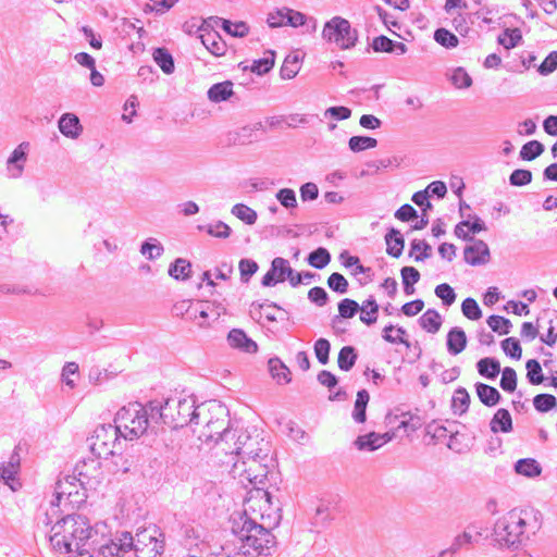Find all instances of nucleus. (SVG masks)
I'll list each match as a JSON object with an SVG mask.
<instances>
[{
	"label": "nucleus",
	"instance_id": "1",
	"mask_svg": "<svg viewBox=\"0 0 557 557\" xmlns=\"http://www.w3.org/2000/svg\"><path fill=\"white\" fill-rule=\"evenodd\" d=\"M51 548L59 554H69L99 543V524L91 527L81 515H67L54 522L48 533Z\"/></svg>",
	"mask_w": 557,
	"mask_h": 557
},
{
	"label": "nucleus",
	"instance_id": "2",
	"mask_svg": "<svg viewBox=\"0 0 557 557\" xmlns=\"http://www.w3.org/2000/svg\"><path fill=\"white\" fill-rule=\"evenodd\" d=\"M232 534L230 541L238 546V550L247 557L270 555L275 546V537L263 524L250 522L248 518H232Z\"/></svg>",
	"mask_w": 557,
	"mask_h": 557
},
{
	"label": "nucleus",
	"instance_id": "3",
	"mask_svg": "<svg viewBox=\"0 0 557 557\" xmlns=\"http://www.w3.org/2000/svg\"><path fill=\"white\" fill-rule=\"evenodd\" d=\"M539 529L536 513L532 510H511L500 517L494 525V539L502 546H515L529 533H534Z\"/></svg>",
	"mask_w": 557,
	"mask_h": 557
},
{
	"label": "nucleus",
	"instance_id": "4",
	"mask_svg": "<svg viewBox=\"0 0 557 557\" xmlns=\"http://www.w3.org/2000/svg\"><path fill=\"white\" fill-rule=\"evenodd\" d=\"M198 416L200 424L193 429L203 443H219L224 438L234 437L228 429L227 408L219 401L211 400L199 405Z\"/></svg>",
	"mask_w": 557,
	"mask_h": 557
},
{
	"label": "nucleus",
	"instance_id": "5",
	"mask_svg": "<svg viewBox=\"0 0 557 557\" xmlns=\"http://www.w3.org/2000/svg\"><path fill=\"white\" fill-rule=\"evenodd\" d=\"M263 447L259 448V455L256 458L236 459L233 463L231 473L234 479L247 487L249 484L256 490L263 484L270 469V443H261Z\"/></svg>",
	"mask_w": 557,
	"mask_h": 557
},
{
	"label": "nucleus",
	"instance_id": "6",
	"mask_svg": "<svg viewBox=\"0 0 557 557\" xmlns=\"http://www.w3.org/2000/svg\"><path fill=\"white\" fill-rule=\"evenodd\" d=\"M149 417V408L134 401L123 406L116 412L114 423L121 437L126 441H134L147 434L150 426Z\"/></svg>",
	"mask_w": 557,
	"mask_h": 557
},
{
	"label": "nucleus",
	"instance_id": "7",
	"mask_svg": "<svg viewBox=\"0 0 557 557\" xmlns=\"http://www.w3.org/2000/svg\"><path fill=\"white\" fill-rule=\"evenodd\" d=\"M198 408L191 397L177 399H168L164 406L159 408V416L165 424L174 429L190 425L191 429L198 426L199 416Z\"/></svg>",
	"mask_w": 557,
	"mask_h": 557
},
{
	"label": "nucleus",
	"instance_id": "8",
	"mask_svg": "<svg viewBox=\"0 0 557 557\" xmlns=\"http://www.w3.org/2000/svg\"><path fill=\"white\" fill-rule=\"evenodd\" d=\"M322 38L342 50H349L358 41V30L351 26L348 20L333 16L324 24Z\"/></svg>",
	"mask_w": 557,
	"mask_h": 557
},
{
	"label": "nucleus",
	"instance_id": "9",
	"mask_svg": "<svg viewBox=\"0 0 557 557\" xmlns=\"http://www.w3.org/2000/svg\"><path fill=\"white\" fill-rule=\"evenodd\" d=\"M267 23L271 28L290 26L294 28L305 27L306 33H314L318 22L313 16H308L294 9L282 7L268 13Z\"/></svg>",
	"mask_w": 557,
	"mask_h": 557
},
{
	"label": "nucleus",
	"instance_id": "10",
	"mask_svg": "<svg viewBox=\"0 0 557 557\" xmlns=\"http://www.w3.org/2000/svg\"><path fill=\"white\" fill-rule=\"evenodd\" d=\"M132 552L136 557H160L164 552V535L156 525L139 530L133 536Z\"/></svg>",
	"mask_w": 557,
	"mask_h": 557
},
{
	"label": "nucleus",
	"instance_id": "11",
	"mask_svg": "<svg viewBox=\"0 0 557 557\" xmlns=\"http://www.w3.org/2000/svg\"><path fill=\"white\" fill-rule=\"evenodd\" d=\"M120 437L116 424H101L94 431L90 449L98 459H107L116 453L121 445Z\"/></svg>",
	"mask_w": 557,
	"mask_h": 557
},
{
	"label": "nucleus",
	"instance_id": "12",
	"mask_svg": "<svg viewBox=\"0 0 557 557\" xmlns=\"http://www.w3.org/2000/svg\"><path fill=\"white\" fill-rule=\"evenodd\" d=\"M101 529H106L104 524H99V532ZM133 536L129 532H120L114 537L102 543V539L99 535V543L96 544L97 557H125L133 553Z\"/></svg>",
	"mask_w": 557,
	"mask_h": 557
},
{
	"label": "nucleus",
	"instance_id": "13",
	"mask_svg": "<svg viewBox=\"0 0 557 557\" xmlns=\"http://www.w3.org/2000/svg\"><path fill=\"white\" fill-rule=\"evenodd\" d=\"M265 507L271 509V495L269 492L257 487L256 492L245 500L244 510L235 512L232 518H244L245 516L250 522L260 523L259 520L263 515L261 509Z\"/></svg>",
	"mask_w": 557,
	"mask_h": 557
},
{
	"label": "nucleus",
	"instance_id": "14",
	"mask_svg": "<svg viewBox=\"0 0 557 557\" xmlns=\"http://www.w3.org/2000/svg\"><path fill=\"white\" fill-rule=\"evenodd\" d=\"M261 443L269 442L262 437H259V435L252 437L247 432H242L237 436L235 450L231 451V454H235L238 459L256 458V455H259V448L263 447Z\"/></svg>",
	"mask_w": 557,
	"mask_h": 557
},
{
	"label": "nucleus",
	"instance_id": "15",
	"mask_svg": "<svg viewBox=\"0 0 557 557\" xmlns=\"http://www.w3.org/2000/svg\"><path fill=\"white\" fill-rule=\"evenodd\" d=\"M29 151V144L24 141L21 143L9 156L5 170L7 175L10 178H20L25 170V165L27 162V156Z\"/></svg>",
	"mask_w": 557,
	"mask_h": 557
},
{
	"label": "nucleus",
	"instance_id": "16",
	"mask_svg": "<svg viewBox=\"0 0 557 557\" xmlns=\"http://www.w3.org/2000/svg\"><path fill=\"white\" fill-rule=\"evenodd\" d=\"M293 274V268L287 259L276 257L271 262L270 270L262 278L263 286H274L277 283H283L288 276Z\"/></svg>",
	"mask_w": 557,
	"mask_h": 557
},
{
	"label": "nucleus",
	"instance_id": "17",
	"mask_svg": "<svg viewBox=\"0 0 557 557\" xmlns=\"http://www.w3.org/2000/svg\"><path fill=\"white\" fill-rule=\"evenodd\" d=\"M472 244L463 249L465 261L472 265H484L490 262L491 252L487 244L481 239L471 240Z\"/></svg>",
	"mask_w": 557,
	"mask_h": 557
},
{
	"label": "nucleus",
	"instance_id": "18",
	"mask_svg": "<svg viewBox=\"0 0 557 557\" xmlns=\"http://www.w3.org/2000/svg\"><path fill=\"white\" fill-rule=\"evenodd\" d=\"M100 462L98 459H89L78 462L75 467L76 481L79 485L98 482L100 475Z\"/></svg>",
	"mask_w": 557,
	"mask_h": 557
},
{
	"label": "nucleus",
	"instance_id": "19",
	"mask_svg": "<svg viewBox=\"0 0 557 557\" xmlns=\"http://www.w3.org/2000/svg\"><path fill=\"white\" fill-rule=\"evenodd\" d=\"M199 37L202 45L211 54L222 57L226 53L227 45L218 32L201 27Z\"/></svg>",
	"mask_w": 557,
	"mask_h": 557
},
{
	"label": "nucleus",
	"instance_id": "20",
	"mask_svg": "<svg viewBox=\"0 0 557 557\" xmlns=\"http://www.w3.org/2000/svg\"><path fill=\"white\" fill-rule=\"evenodd\" d=\"M226 341L231 348L246 354H253L258 350L257 343L249 338L240 329H232L227 334Z\"/></svg>",
	"mask_w": 557,
	"mask_h": 557
},
{
	"label": "nucleus",
	"instance_id": "21",
	"mask_svg": "<svg viewBox=\"0 0 557 557\" xmlns=\"http://www.w3.org/2000/svg\"><path fill=\"white\" fill-rule=\"evenodd\" d=\"M78 485L79 483H76V476H65L57 482L54 488L55 502H51L53 513L57 512L55 508L59 507L63 498L69 499L73 494H77Z\"/></svg>",
	"mask_w": 557,
	"mask_h": 557
},
{
	"label": "nucleus",
	"instance_id": "22",
	"mask_svg": "<svg viewBox=\"0 0 557 557\" xmlns=\"http://www.w3.org/2000/svg\"><path fill=\"white\" fill-rule=\"evenodd\" d=\"M393 434L383 433L379 434L375 432H371L366 435H360L356 438L355 445L359 450H376L389 441H392Z\"/></svg>",
	"mask_w": 557,
	"mask_h": 557
},
{
	"label": "nucleus",
	"instance_id": "23",
	"mask_svg": "<svg viewBox=\"0 0 557 557\" xmlns=\"http://www.w3.org/2000/svg\"><path fill=\"white\" fill-rule=\"evenodd\" d=\"M481 535V528L475 524H470L465 529L462 533L458 534L454 539L449 549L455 553L459 549L468 548L474 543L479 542Z\"/></svg>",
	"mask_w": 557,
	"mask_h": 557
},
{
	"label": "nucleus",
	"instance_id": "24",
	"mask_svg": "<svg viewBox=\"0 0 557 557\" xmlns=\"http://www.w3.org/2000/svg\"><path fill=\"white\" fill-rule=\"evenodd\" d=\"M250 314L253 319L260 320L265 318L268 321L274 322L283 320L286 312L275 304H252Z\"/></svg>",
	"mask_w": 557,
	"mask_h": 557
},
{
	"label": "nucleus",
	"instance_id": "25",
	"mask_svg": "<svg viewBox=\"0 0 557 557\" xmlns=\"http://www.w3.org/2000/svg\"><path fill=\"white\" fill-rule=\"evenodd\" d=\"M61 134L71 139H77L83 133L79 119L74 113H64L58 122Z\"/></svg>",
	"mask_w": 557,
	"mask_h": 557
},
{
	"label": "nucleus",
	"instance_id": "26",
	"mask_svg": "<svg viewBox=\"0 0 557 557\" xmlns=\"http://www.w3.org/2000/svg\"><path fill=\"white\" fill-rule=\"evenodd\" d=\"M209 309L210 301L194 302L187 319L194 322L200 329H208L212 324Z\"/></svg>",
	"mask_w": 557,
	"mask_h": 557
},
{
	"label": "nucleus",
	"instance_id": "27",
	"mask_svg": "<svg viewBox=\"0 0 557 557\" xmlns=\"http://www.w3.org/2000/svg\"><path fill=\"white\" fill-rule=\"evenodd\" d=\"M304 54L297 50L286 55L280 70L282 79H293L299 73Z\"/></svg>",
	"mask_w": 557,
	"mask_h": 557
},
{
	"label": "nucleus",
	"instance_id": "28",
	"mask_svg": "<svg viewBox=\"0 0 557 557\" xmlns=\"http://www.w3.org/2000/svg\"><path fill=\"white\" fill-rule=\"evenodd\" d=\"M18 469L20 459L15 455H12L10 460L0 467V476L12 491H16L20 487V483L16 480Z\"/></svg>",
	"mask_w": 557,
	"mask_h": 557
},
{
	"label": "nucleus",
	"instance_id": "29",
	"mask_svg": "<svg viewBox=\"0 0 557 557\" xmlns=\"http://www.w3.org/2000/svg\"><path fill=\"white\" fill-rule=\"evenodd\" d=\"M233 95V83L230 81L216 83L212 85L207 91L208 99L214 103L226 101Z\"/></svg>",
	"mask_w": 557,
	"mask_h": 557
},
{
	"label": "nucleus",
	"instance_id": "30",
	"mask_svg": "<svg viewBox=\"0 0 557 557\" xmlns=\"http://www.w3.org/2000/svg\"><path fill=\"white\" fill-rule=\"evenodd\" d=\"M467 346V336L460 327H453L447 334V349L451 355L460 354Z\"/></svg>",
	"mask_w": 557,
	"mask_h": 557
},
{
	"label": "nucleus",
	"instance_id": "31",
	"mask_svg": "<svg viewBox=\"0 0 557 557\" xmlns=\"http://www.w3.org/2000/svg\"><path fill=\"white\" fill-rule=\"evenodd\" d=\"M490 425L494 433L499 431L504 433L510 432L512 430V420L509 411L504 408L498 409L492 418Z\"/></svg>",
	"mask_w": 557,
	"mask_h": 557
},
{
	"label": "nucleus",
	"instance_id": "32",
	"mask_svg": "<svg viewBox=\"0 0 557 557\" xmlns=\"http://www.w3.org/2000/svg\"><path fill=\"white\" fill-rule=\"evenodd\" d=\"M515 471L527 478L539 476L542 472L541 465L533 458L519 459L515 463Z\"/></svg>",
	"mask_w": 557,
	"mask_h": 557
},
{
	"label": "nucleus",
	"instance_id": "33",
	"mask_svg": "<svg viewBox=\"0 0 557 557\" xmlns=\"http://www.w3.org/2000/svg\"><path fill=\"white\" fill-rule=\"evenodd\" d=\"M385 242H386V252L389 256H393L395 258H398L404 249L405 240L403 235L399 231L392 228L386 235H385Z\"/></svg>",
	"mask_w": 557,
	"mask_h": 557
},
{
	"label": "nucleus",
	"instance_id": "34",
	"mask_svg": "<svg viewBox=\"0 0 557 557\" xmlns=\"http://www.w3.org/2000/svg\"><path fill=\"white\" fill-rule=\"evenodd\" d=\"M419 323L423 330L435 334L442 325V317L436 310L429 309L420 317Z\"/></svg>",
	"mask_w": 557,
	"mask_h": 557
},
{
	"label": "nucleus",
	"instance_id": "35",
	"mask_svg": "<svg viewBox=\"0 0 557 557\" xmlns=\"http://www.w3.org/2000/svg\"><path fill=\"white\" fill-rule=\"evenodd\" d=\"M360 310V320L367 325H372L377 320L379 305L376 304L373 297H369L366 299L361 306H359Z\"/></svg>",
	"mask_w": 557,
	"mask_h": 557
},
{
	"label": "nucleus",
	"instance_id": "36",
	"mask_svg": "<svg viewBox=\"0 0 557 557\" xmlns=\"http://www.w3.org/2000/svg\"><path fill=\"white\" fill-rule=\"evenodd\" d=\"M191 274V264L183 258H177L169 267V275L175 280H188Z\"/></svg>",
	"mask_w": 557,
	"mask_h": 557
},
{
	"label": "nucleus",
	"instance_id": "37",
	"mask_svg": "<svg viewBox=\"0 0 557 557\" xmlns=\"http://www.w3.org/2000/svg\"><path fill=\"white\" fill-rule=\"evenodd\" d=\"M476 394L480 400L488 407L495 406L500 399V394L495 387L483 383L476 384Z\"/></svg>",
	"mask_w": 557,
	"mask_h": 557
},
{
	"label": "nucleus",
	"instance_id": "38",
	"mask_svg": "<svg viewBox=\"0 0 557 557\" xmlns=\"http://www.w3.org/2000/svg\"><path fill=\"white\" fill-rule=\"evenodd\" d=\"M198 230L203 231L208 235L219 239H226L232 234V228L222 221H216L207 225H199Z\"/></svg>",
	"mask_w": 557,
	"mask_h": 557
},
{
	"label": "nucleus",
	"instance_id": "39",
	"mask_svg": "<svg viewBox=\"0 0 557 557\" xmlns=\"http://www.w3.org/2000/svg\"><path fill=\"white\" fill-rule=\"evenodd\" d=\"M153 60L165 74H172L175 70L172 54L165 48H157L153 51Z\"/></svg>",
	"mask_w": 557,
	"mask_h": 557
},
{
	"label": "nucleus",
	"instance_id": "40",
	"mask_svg": "<svg viewBox=\"0 0 557 557\" xmlns=\"http://www.w3.org/2000/svg\"><path fill=\"white\" fill-rule=\"evenodd\" d=\"M269 367L272 376L277 383H289L292 381V373L289 369L280 359H270Z\"/></svg>",
	"mask_w": 557,
	"mask_h": 557
},
{
	"label": "nucleus",
	"instance_id": "41",
	"mask_svg": "<svg viewBox=\"0 0 557 557\" xmlns=\"http://www.w3.org/2000/svg\"><path fill=\"white\" fill-rule=\"evenodd\" d=\"M231 213L248 225H253L258 219L257 212L244 203L234 205L231 209Z\"/></svg>",
	"mask_w": 557,
	"mask_h": 557
},
{
	"label": "nucleus",
	"instance_id": "42",
	"mask_svg": "<svg viewBox=\"0 0 557 557\" xmlns=\"http://www.w3.org/2000/svg\"><path fill=\"white\" fill-rule=\"evenodd\" d=\"M406 330L401 326L395 327L392 324L383 329V339L391 344H404L407 347L410 346L409 342L405 339Z\"/></svg>",
	"mask_w": 557,
	"mask_h": 557
},
{
	"label": "nucleus",
	"instance_id": "43",
	"mask_svg": "<svg viewBox=\"0 0 557 557\" xmlns=\"http://www.w3.org/2000/svg\"><path fill=\"white\" fill-rule=\"evenodd\" d=\"M369 398V393L366 389H361L357 393V399L355 401L352 412V418L357 423H363L366 421V409Z\"/></svg>",
	"mask_w": 557,
	"mask_h": 557
},
{
	"label": "nucleus",
	"instance_id": "44",
	"mask_svg": "<svg viewBox=\"0 0 557 557\" xmlns=\"http://www.w3.org/2000/svg\"><path fill=\"white\" fill-rule=\"evenodd\" d=\"M164 248L156 238H149L144 242L140 247V253L148 260H156L162 256Z\"/></svg>",
	"mask_w": 557,
	"mask_h": 557
},
{
	"label": "nucleus",
	"instance_id": "45",
	"mask_svg": "<svg viewBox=\"0 0 557 557\" xmlns=\"http://www.w3.org/2000/svg\"><path fill=\"white\" fill-rule=\"evenodd\" d=\"M478 372L482 376H486L488 379H494L500 372V364L497 360L493 358H483L478 362Z\"/></svg>",
	"mask_w": 557,
	"mask_h": 557
},
{
	"label": "nucleus",
	"instance_id": "46",
	"mask_svg": "<svg viewBox=\"0 0 557 557\" xmlns=\"http://www.w3.org/2000/svg\"><path fill=\"white\" fill-rule=\"evenodd\" d=\"M357 355L354 347L344 346L338 354L337 363L341 370L349 371L356 363Z\"/></svg>",
	"mask_w": 557,
	"mask_h": 557
},
{
	"label": "nucleus",
	"instance_id": "47",
	"mask_svg": "<svg viewBox=\"0 0 557 557\" xmlns=\"http://www.w3.org/2000/svg\"><path fill=\"white\" fill-rule=\"evenodd\" d=\"M377 140L368 136H352L348 141L349 149L354 152H360L367 149L375 148Z\"/></svg>",
	"mask_w": 557,
	"mask_h": 557
},
{
	"label": "nucleus",
	"instance_id": "48",
	"mask_svg": "<svg viewBox=\"0 0 557 557\" xmlns=\"http://www.w3.org/2000/svg\"><path fill=\"white\" fill-rule=\"evenodd\" d=\"M470 404V396L468 392L460 387L458 388L451 399V407L455 413L462 414L467 411Z\"/></svg>",
	"mask_w": 557,
	"mask_h": 557
},
{
	"label": "nucleus",
	"instance_id": "49",
	"mask_svg": "<svg viewBox=\"0 0 557 557\" xmlns=\"http://www.w3.org/2000/svg\"><path fill=\"white\" fill-rule=\"evenodd\" d=\"M275 52L272 50L267 51L265 57L255 60L250 66L251 72L262 75L268 73L274 66Z\"/></svg>",
	"mask_w": 557,
	"mask_h": 557
},
{
	"label": "nucleus",
	"instance_id": "50",
	"mask_svg": "<svg viewBox=\"0 0 557 557\" xmlns=\"http://www.w3.org/2000/svg\"><path fill=\"white\" fill-rule=\"evenodd\" d=\"M78 364L74 361L66 362L61 371V381L70 388L74 389L76 387V381L74 376L78 375Z\"/></svg>",
	"mask_w": 557,
	"mask_h": 557
},
{
	"label": "nucleus",
	"instance_id": "51",
	"mask_svg": "<svg viewBox=\"0 0 557 557\" xmlns=\"http://www.w3.org/2000/svg\"><path fill=\"white\" fill-rule=\"evenodd\" d=\"M331 261V255L325 248H318L310 252L308 256V262L315 269L325 268Z\"/></svg>",
	"mask_w": 557,
	"mask_h": 557
},
{
	"label": "nucleus",
	"instance_id": "52",
	"mask_svg": "<svg viewBox=\"0 0 557 557\" xmlns=\"http://www.w3.org/2000/svg\"><path fill=\"white\" fill-rule=\"evenodd\" d=\"M275 198L287 210H294L298 206L296 193L292 188H281L275 194Z\"/></svg>",
	"mask_w": 557,
	"mask_h": 557
},
{
	"label": "nucleus",
	"instance_id": "53",
	"mask_svg": "<svg viewBox=\"0 0 557 557\" xmlns=\"http://www.w3.org/2000/svg\"><path fill=\"white\" fill-rule=\"evenodd\" d=\"M450 82L458 89H466L472 85V78L463 67L453 70Z\"/></svg>",
	"mask_w": 557,
	"mask_h": 557
},
{
	"label": "nucleus",
	"instance_id": "54",
	"mask_svg": "<svg viewBox=\"0 0 557 557\" xmlns=\"http://www.w3.org/2000/svg\"><path fill=\"white\" fill-rule=\"evenodd\" d=\"M544 151V146L537 140H531L524 144L520 150V158L522 160L531 161L541 156Z\"/></svg>",
	"mask_w": 557,
	"mask_h": 557
},
{
	"label": "nucleus",
	"instance_id": "55",
	"mask_svg": "<svg viewBox=\"0 0 557 557\" xmlns=\"http://www.w3.org/2000/svg\"><path fill=\"white\" fill-rule=\"evenodd\" d=\"M432 247L424 240L413 239L411 242L410 256L416 261H422L431 257Z\"/></svg>",
	"mask_w": 557,
	"mask_h": 557
},
{
	"label": "nucleus",
	"instance_id": "56",
	"mask_svg": "<svg viewBox=\"0 0 557 557\" xmlns=\"http://www.w3.org/2000/svg\"><path fill=\"white\" fill-rule=\"evenodd\" d=\"M223 29L233 37H245L249 33V26L245 22H231L227 20H220Z\"/></svg>",
	"mask_w": 557,
	"mask_h": 557
},
{
	"label": "nucleus",
	"instance_id": "57",
	"mask_svg": "<svg viewBox=\"0 0 557 557\" xmlns=\"http://www.w3.org/2000/svg\"><path fill=\"white\" fill-rule=\"evenodd\" d=\"M434 39L437 44L448 49L455 48L459 44L457 36L446 28L436 29L434 33Z\"/></svg>",
	"mask_w": 557,
	"mask_h": 557
},
{
	"label": "nucleus",
	"instance_id": "58",
	"mask_svg": "<svg viewBox=\"0 0 557 557\" xmlns=\"http://www.w3.org/2000/svg\"><path fill=\"white\" fill-rule=\"evenodd\" d=\"M261 513H264V515H262L260 518V521H261L260 524H263L269 529H272V528L278 525L280 520H281L278 507H273V505L271 504V509L265 507L264 509H261Z\"/></svg>",
	"mask_w": 557,
	"mask_h": 557
},
{
	"label": "nucleus",
	"instance_id": "59",
	"mask_svg": "<svg viewBox=\"0 0 557 557\" xmlns=\"http://www.w3.org/2000/svg\"><path fill=\"white\" fill-rule=\"evenodd\" d=\"M533 405L537 411L547 412L557 406V400L550 394H539L534 397Z\"/></svg>",
	"mask_w": 557,
	"mask_h": 557
},
{
	"label": "nucleus",
	"instance_id": "60",
	"mask_svg": "<svg viewBox=\"0 0 557 557\" xmlns=\"http://www.w3.org/2000/svg\"><path fill=\"white\" fill-rule=\"evenodd\" d=\"M521 40V33L519 29H509L507 28L502 35L498 37V42L506 49H511L518 45Z\"/></svg>",
	"mask_w": 557,
	"mask_h": 557
},
{
	"label": "nucleus",
	"instance_id": "61",
	"mask_svg": "<svg viewBox=\"0 0 557 557\" xmlns=\"http://www.w3.org/2000/svg\"><path fill=\"white\" fill-rule=\"evenodd\" d=\"M527 377L531 384H541L544 381L542 368L537 360L530 359L527 361Z\"/></svg>",
	"mask_w": 557,
	"mask_h": 557
},
{
	"label": "nucleus",
	"instance_id": "62",
	"mask_svg": "<svg viewBox=\"0 0 557 557\" xmlns=\"http://www.w3.org/2000/svg\"><path fill=\"white\" fill-rule=\"evenodd\" d=\"M461 311L469 320H479L482 317V311L478 302L473 298H466L461 305Z\"/></svg>",
	"mask_w": 557,
	"mask_h": 557
},
{
	"label": "nucleus",
	"instance_id": "63",
	"mask_svg": "<svg viewBox=\"0 0 557 557\" xmlns=\"http://www.w3.org/2000/svg\"><path fill=\"white\" fill-rule=\"evenodd\" d=\"M487 324L494 332L499 334H508L511 327V323L508 319L495 314L488 317Z\"/></svg>",
	"mask_w": 557,
	"mask_h": 557
},
{
	"label": "nucleus",
	"instance_id": "64",
	"mask_svg": "<svg viewBox=\"0 0 557 557\" xmlns=\"http://www.w3.org/2000/svg\"><path fill=\"white\" fill-rule=\"evenodd\" d=\"M209 557H247L245 554H242L238 550L237 545H233L230 541H227L223 546H221L219 552H214L209 555Z\"/></svg>",
	"mask_w": 557,
	"mask_h": 557
}]
</instances>
